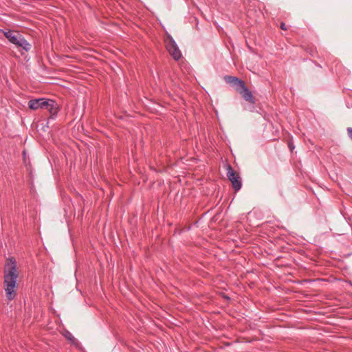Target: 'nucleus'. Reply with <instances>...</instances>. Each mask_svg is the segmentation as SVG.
I'll return each instance as SVG.
<instances>
[{
	"mask_svg": "<svg viewBox=\"0 0 352 352\" xmlns=\"http://www.w3.org/2000/svg\"><path fill=\"white\" fill-rule=\"evenodd\" d=\"M1 31L9 42L16 47L21 48L25 52L30 50L31 45L25 39L22 34L11 30H1Z\"/></svg>",
	"mask_w": 352,
	"mask_h": 352,
	"instance_id": "nucleus-2",
	"label": "nucleus"
},
{
	"mask_svg": "<svg viewBox=\"0 0 352 352\" xmlns=\"http://www.w3.org/2000/svg\"><path fill=\"white\" fill-rule=\"evenodd\" d=\"M45 109L47 110L50 112V116L52 118L56 116L59 110L56 102L54 100L50 99H48V104L46 105Z\"/></svg>",
	"mask_w": 352,
	"mask_h": 352,
	"instance_id": "nucleus-8",
	"label": "nucleus"
},
{
	"mask_svg": "<svg viewBox=\"0 0 352 352\" xmlns=\"http://www.w3.org/2000/svg\"><path fill=\"white\" fill-rule=\"evenodd\" d=\"M347 133L350 139L352 140V128L349 127L347 128Z\"/></svg>",
	"mask_w": 352,
	"mask_h": 352,
	"instance_id": "nucleus-10",
	"label": "nucleus"
},
{
	"mask_svg": "<svg viewBox=\"0 0 352 352\" xmlns=\"http://www.w3.org/2000/svg\"><path fill=\"white\" fill-rule=\"evenodd\" d=\"M18 277L19 272L15 258H7L3 270V288L8 300H14L16 296Z\"/></svg>",
	"mask_w": 352,
	"mask_h": 352,
	"instance_id": "nucleus-1",
	"label": "nucleus"
},
{
	"mask_svg": "<svg viewBox=\"0 0 352 352\" xmlns=\"http://www.w3.org/2000/svg\"><path fill=\"white\" fill-rule=\"evenodd\" d=\"M48 104V100L45 98H38L30 100L28 102V107L30 109L36 110L38 109H45Z\"/></svg>",
	"mask_w": 352,
	"mask_h": 352,
	"instance_id": "nucleus-5",
	"label": "nucleus"
},
{
	"mask_svg": "<svg viewBox=\"0 0 352 352\" xmlns=\"http://www.w3.org/2000/svg\"><path fill=\"white\" fill-rule=\"evenodd\" d=\"M227 177L231 182L233 188L235 191H238L241 188V180L238 173H236L230 165L226 167Z\"/></svg>",
	"mask_w": 352,
	"mask_h": 352,
	"instance_id": "nucleus-4",
	"label": "nucleus"
},
{
	"mask_svg": "<svg viewBox=\"0 0 352 352\" xmlns=\"http://www.w3.org/2000/svg\"><path fill=\"white\" fill-rule=\"evenodd\" d=\"M288 146H289V150L292 152L293 150L294 149V145L293 144V143L289 142L288 143Z\"/></svg>",
	"mask_w": 352,
	"mask_h": 352,
	"instance_id": "nucleus-11",
	"label": "nucleus"
},
{
	"mask_svg": "<svg viewBox=\"0 0 352 352\" xmlns=\"http://www.w3.org/2000/svg\"><path fill=\"white\" fill-rule=\"evenodd\" d=\"M224 79L227 83L234 85L236 91L241 86H243V84L245 83L244 81L235 76H226Z\"/></svg>",
	"mask_w": 352,
	"mask_h": 352,
	"instance_id": "nucleus-7",
	"label": "nucleus"
},
{
	"mask_svg": "<svg viewBox=\"0 0 352 352\" xmlns=\"http://www.w3.org/2000/svg\"><path fill=\"white\" fill-rule=\"evenodd\" d=\"M65 337L67 338V339H68L70 341H74L75 340L74 337L69 332L67 333V334L65 335Z\"/></svg>",
	"mask_w": 352,
	"mask_h": 352,
	"instance_id": "nucleus-9",
	"label": "nucleus"
},
{
	"mask_svg": "<svg viewBox=\"0 0 352 352\" xmlns=\"http://www.w3.org/2000/svg\"><path fill=\"white\" fill-rule=\"evenodd\" d=\"M165 43L166 50L171 55V56L175 60H179L182 57V52L179 50L175 40L170 36H168L167 38L165 40Z\"/></svg>",
	"mask_w": 352,
	"mask_h": 352,
	"instance_id": "nucleus-3",
	"label": "nucleus"
},
{
	"mask_svg": "<svg viewBox=\"0 0 352 352\" xmlns=\"http://www.w3.org/2000/svg\"><path fill=\"white\" fill-rule=\"evenodd\" d=\"M237 91L242 95L243 99L251 104H255V98L252 92L248 89L245 83L238 89Z\"/></svg>",
	"mask_w": 352,
	"mask_h": 352,
	"instance_id": "nucleus-6",
	"label": "nucleus"
},
{
	"mask_svg": "<svg viewBox=\"0 0 352 352\" xmlns=\"http://www.w3.org/2000/svg\"><path fill=\"white\" fill-rule=\"evenodd\" d=\"M280 28H281L282 30H287V26H286L285 23H283V22H282V23H280Z\"/></svg>",
	"mask_w": 352,
	"mask_h": 352,
	"instance_id": "nucleus-12",
	"label": "nucleus"
}]
</instances>
